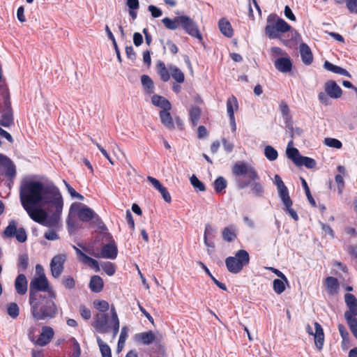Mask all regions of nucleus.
Returning a JSON list of instances; mask_svg holds the SVG:
<instances>
[{
  "mask_svg": "<svg viewBox=\"0 0 357 357\" xmlns=\"http://www.w3.org/2000/svg\"><path fill=\"white\" fill-rule=\"evenodd\" d=\"M45 291L47 293L48 297L52 299L56 298V293L50 286L48 280L45 274H41L38 277H35L30 282L29 287V299L42 296L38 291Z\"/></svg>",
  "mask_w": 357,
  "mask_h": 357,
  "instance_id": "5",
  "label": "nucleus"
},
{
  "mask_svg": "<svg viewBox=\"0 0 357 357\" xmlns=\"http://www.w3.org/2000/svg\"><path fill=\"white\" fill-rule=\"evenodd\" d=\"M54 300L45 296L29 299L33 317L36 320L54 317L57 314V307Z\"/></svg>",
  "mask_w": 357,
  "mask_h": 357,
  "instance_id": "3",
  "label": "nucleus"
},
{
  "mask_svg": "<svg viewBox=\"0 0 357 357\" xmlns=\"http://www.w3.org/2000/svg\"><path fill=\"white\" fill-rule=\"evenodd\" d=\"M264 153L265 157L269 161H274L277 160L278 157V153L277 150L270 145H267L265 146Z\"/></svg>",
  "mask_w": 357,
  "mask_h": 357,
  "instance_id": "38",
  "label": "nucleus"
},
{
  "mask_svg": "<svg viewBox=\"0 0 357 357\" xmlns=\"http://www.w3.org/2000/svg\"><path fill=\"white\" fill-rule=\"evenodd\" d=\"M102 268L107 275L112 276L115 273L116 269L114 265L111 262H105L102 265Z\"/></svg>",
  "mask_w": 357,
  "mask_h": 357,
  "instance_id": "52",
  "label": "nucleus"
},
{
  "mask_svg": "<svg viewBox=\"0 0 357 357\" xmlns=\"http://www.w3.org/2000/svg\"><path fill=\"white\" fill-rule=\"evenodd\" d=\"M180 20H181V26L187 33L199 40H202V34L197 24L190 17L187 15H182V19H180Z\"/></svg>",
  "mask_w": 357,
  "mask_h": 357,
  "instance_id": "13",
  "label": "nucleus"
},
{
  "mask_svg": "<svg viewBox=\"0 0 357 357\" xmlns=\"http://www.w3.org/2000/svg\"><path fill=\"white\" fill-rule=\"evenodd\" d=\"M327 292L331 295H336L339 289L338 280L333 277H328L325 280Z\"/></svg>",
  "mask_w": 357,
  "mask_h": 357,
  "instance_id": "27",
  "label": "nucleus"
},
{
  "mask_svg": "<svg viewBox=\"0 0 357 357\" xmlns=\"http://www.w3.org/2000/svg\"><path fill=\"white\" fill-rule=\"evenodd\" d=\"M73 248L75 249L76 254L77 255L78 259L82 262L83 264L90 266L91 268H93L96 272L100 271V266L96 259H93V258L87 256L85 255L83 252H82L81 250L77 248L75 246H73Z\"/></svg>",
  "mask_w": 357,
  "mask_h": 357,
  "instance_id": "16",
  "label": "nucleus"
},
{
  "mask_svg": "<svg viewBox=\"0 0 357 357\" xmlns=\"http://www.w3.org/2000/svg\"><path fill=\"white\" fill-rule=\"evenodd\" d=\"M227 181L222 176H219L213 183L214 189L216 192H221L227 187Z\"/></svg>",
  "mask_w": 357,
  "mask_h": 357,
  "instance_id": "42",
  "label": "nucleus"
},
{
  "mask_svg": "<svg viewBox=\"0 0 357 357\" xmlns=\"http://www.w3.org/2000/svg\"><path fill=\"white\" fill-rule=\"evenodd\" d=\"M151 102L155 107H158L160 110L171 109L172 105L167 99L163 96L154 95L151 98Z\"/></svg>",
  "mask_w": 357,
  "mask_h": 357,
  "instance_id": "24",
  "label": "nucleus"
},
{
  "mask_svg": "<svg viewBox=\"0 0 357 357\" xmlns=\"http://www.w3.org/2000/svg\"><path fill=\"white\" fill-rule=\"evenodd\" d=\"M190 183L195 189H198L199 191L202 192L205 191L206 188L204 184L201 181H199L196 176L192 175L190 177Z\"/></svg>",
  "mask_w": 357,
  "mask_h": 357,
  "instance_id": "48",
  "label": "nucleus"
},
{
  "mask_svg": "<svg viewBox=\"0 0 357 357\" xmlns=\"http://www.w3.org/2000/svg\"><path fill=\"white\" fill-rule=\"evenodd\" d=\"M299 51L302 61L305 65H310L313 61V55L310 47L307 44L303 43L299 46Z\"/></svg>",
  "mask_w": 357,
  "mask_h": 357,
  "instance_id": "20",
  "label": "nucleus"
},
{
  "mask_svg": "<svg viewBox=\"0 0 357 357\" xmlns=\"http://www.w3.org/2000/svg\"><path fill=\"white\" fill-rule=\"evenodd\" d=\"M324 144L328 147L335 148L337 149H340L342 146V144L340 140L331 137L325 138L324 140Z\"/></svg>",
  "mask_w": 357,
  "mask_h": 357,
  "instance_id": "44",
  "label": "nucleus"
},
{
  "mask_svg": "<svg viewBox=\"0 0 357 357\" xmlns=\"http://www.w3.org/2000/svg\"><path fill=\"white\" fill-rule=\"evenodd\" d=\"M18 228L17 227V223L15 221L12 220L10 222L8 226L6 228L3 234L6 237L11 238L13 237Z\"/></svg>",
  "mask_w": 357,
  "mask_h": 357,
  "instance_id": "40",
  "label": "nucleus"
},
{
  "mask_svg": "<svg viewBox=\"0 0 357 357\" xmlns=\"http://www.w3.org/2000/svg\"><path fill=\"white\" fill-rule=\"evenodd\" d=\"M159 337H160L159 333H157L155 334L154 332L149 331L137 334L135 338L136 341L140 342L144 344H150L158 340Z\"/></svg>",
  "mask_w": 357,
  "mask_h": 357,
  "instance_id": "18",
  "label": "nucleus"
},
{
  "mask_svg": "<svg viewBox=\"0 0 357 357\" xmlns=\"http://www.w3.org/2000/svg\"><path fill=\"white\" fill-rule=\"evenodd\" d=\"M4 168L7 176L13 178L15 176V167L10 160H9V164H6Z\"/></svg>",
  "mask_w": 357,
  "mask_h": 357,
  "instance_id": "55",
  "label": "nucleus"
},
{
  "mask_svg": "<svg viewBox=\"0 0 357 357\" xmlns=\"http://www.w3.org/2000/svg\"><path fill=\"white\" fill-rule=\"evenodd\" d=\"M324 89L329 97L332 98H338L342 96L341 88L333 81L327 82Z\"/></svg>",
  "mask_w": 357,
  "mask_h": 357,
  "instance_id": "19",
  "label": "nucleus"
},
{
  "mask_svg": "<svg viewBox=\"0 0 357 357\" xmlns=\"http://www.w3.org/2000/svg\"><path fill=\"white\" fill-rule=\"evenodd\" d=\"M54 335V332L52 328L47 326H43L39 336L36 337L33 344L40 347L45 346L50 342Z\"/></svg>",
  "mask_w": 357,
  "mask_h": 357,
  "instance_id": "15",
  "label": "nucleus"
},
{
  "mask_svg": "<svg viewBox=\"0 0 357 357\" xmlns=\"http://www.w3.org/2000/svg\"><path fill=\"white\" fill-rule=\"evenodd\" d=\"M232 172L236 176H245L251 181H255L259 178L255 168L250 164L242 161L234 164Z\"/></svg>",
  "mask_w": 357,
  "mask_h": 357,
  "instance_id": "10",
  "label": "nucleus"
},
{
  "mask_svg": "<svg viewBox=\"0 0 357 357\" xmlns=\"http://www.w3.org/2000/svg\"><path fill=\"white\" fill-rule=\"evenodd\" d=\"M250 190L255 196H261L264 192L262 185L258 182H255L250 185Z\"/></svg>",
  "mask_w": 357,
  "mask_h": 357,
  "instance_id": "49",
  "label": "nucleus"
},
{
  "mask_svg": "<svg viewBox=\"0 0 357 357\" xmlns=\"http://www.w3.org/2000/svg\"><path fill=\"white\" fill-rule=\"evenodd\" d=\"M63 285L68 289H73L75 286V282L71 277H66L63 279Z\"/></svg>",
  "mask_w": 357,
  "mask_h": 357,
  "instance_id": "59",
  "label": "nucleus"
},
{
  "mask_svg": "<svg viewBox=\"0 0 357 357\" xmlns=\"http://www.w3.org/2000/svg\"><path fill=\"white\" fill-rule=\"evenodd\" d=\"M147 180L153 185V187L158 191L163 187L160 181L154 177L148 176Z\"/></svg>",
  "mask_w": 357,
  "mask_h": 357,
  "instance_id": "57",
  "label": "nucleus"
},
{
  "mask_svg": "<svg viewBox=\"0 0 357 357\" xmlns=\"http://www.w3.org/2000/svg\"><path fill=\"white\" fill-rule=\"evenodd\" d=\"M15 288L17 294L24 295L27 291V280L24 274H20L15 282Z\"/></svg>",
  "mask_w": 357,
  "mask_h": 357,
  "instance_id": "26",
  "label": "nucleus"
},
{
  "mask_svg": "<svg viewBox=\"0 0 357 357\" xmlns=\"http://www.w3.org/2000/svg\"><path fill=\"white\" fill-rule=\"evenodd\" d=\"M250 256L245 250H240L234 257H228L225 259V264L229 272L231 273H240L243 267L249 264Z\"/></svg>",
  "mask_w": 357,
  "mask_h": 357,
  "instance_id": "6",
  "label": "nucleus"
},
{
  "mask_svg": "<svg viewBox=\"0 0 357 357\" xmlns=\"http://www.w3.org/2000/svg\"><path fill=\"white\" fill-rule=\"evenodd\" d=\"M171 109L160 110V119L161 123L169 130L174 129V119L169 112Z\"/></svg>",
  "mask_w": 357,
  "mask_h": 357,
  "instance_id": "23",
  "label": "nucleus"
},
{
  "mask_svg": "<svg viewBox=\"0 0 357 357\" xmlns=\"http://www.w3.org/2000/svg\"><path fill=\"white\" fill-rule=\"evenodd\" d=\"M324 66V68L328 71H331V72H333V73H335L337 74H340L342 75H344L347 77H351L350 74L349 73V72L347 70H345L340 66H335V65L330 63L328 61H325Z\"/></svg>",
  "mask_w": 357,
  "mask_h": 357,
  "instance_id": "34",
  "label": "nucleus"
},
{
  "mask_svg": "<svg viewBox=\"0 0 357 357\" xmlns=\"http://www.w3.org/2000/svg\"><path fill=\"white\" fill-rule=\"evenodd\" d=\"M345 3L350 13L357 14V0H346Z\"/></svg>",
  "mask_w": 357,
  "mask_h": 357,
  "instance_id": "51",
  "label": "nucleus"
},
{
  "mask_svg": "<svg viewBox=\"0 0 357 357\" xmlns=\"http://www.w3.org/2000/svg\"><path fill=\"white\" fill-rule=\"evenodd\" d=\"M238 109V103L237 99L234 96L229 97L227 100V112L229 118L235 117L234 112Z\"/></svg>",
  "mask_w": 357,
  "mask_h": 357,
  "instance_id": "32",
  "label": "nucleus"
},
{
  "mask_svg": "<svg viewBox=\"0 0 357 357\" xmlns=\"http://www.w3.org/2000/svg\"><path fill=\"white\" fill-rule=\"evenodd\" d=\"M356 316L350 317L349 314H344L349 328L356 338H357V319Z\"/></svg>",
  "mask_w": 357,
  "mask_h": 357,
  "instance_id": "37",
  "label": "nucleus"
},
{
  "mask_svg": "<svg viewBox=\"0 0 357 357\" xmlns=\"http://www.w3.org/2000/svg\"><path fill=\"white\" fill-rule=\"evenodd\" d=\"M216 228L213 227L211 225H206L205 226L204 238L208 239L212 237H214L216 233Z\"/></svg>",
  "mask_w": 357,
  "mask_h": 357,
  "instance_id": "50",
  "label": "nucleus"
},
{
  "mask_svg": "<svg viewBox=\"0 0 357 357\" xmlns=\"http://www.w3.org/2000/svg\"><path fill=\"white\" fill-rule=\"evenodd\" d=\"M156 68L158 73L164 82L169 81L171 77L180 84L185 80L183 73L176 66L171 64L166 66L162 61H159Z\"/></svg>",
  "mask_w": 357,
  "mask_h": 357,
  "instance_id": "8",
  "label": "nucleus"
},
{
  "mask_svg": "<svg viewBox=\"0 0 357 357\" xmlns=\"http://www.w3.org/2000/svg\"><path fill=\"white\" fill-rule=\"evenodd\" d=\"M45 238L49 241H56L59 239V236L54 230H50L45 233Z\"/></svg>",
  "mask_w": 357,
  "mask_h": 357,
  "instance_id": "64",
  "label": "nucleus"
},
{
  "mask_svg": "<svg viewBox=\"0 0 357 357\" xmlns=\"http://www.w3.org/2000/svg\"><path fill=\"white\" fill-rule=\"evenodd\" d=\"M273 183L277 187L279 196L284 205L285 211L294 220H298V216L297 213L291 208L292 201L289 197V190L279 175H275Z\"/></svg>",
  "mask_w": 357,
  "mask_h": 357,
  "instance_id": "7",
  "label": "nucleus"
},
{
  "mask_svg": "<svg viewBox=\"0 0 357 357\" xmlns=\"http://www.w3.org/2000/svg\"><path fill=\"white\" fill-rule=\"evenodd\" d=\"M274 65L278 71L283 73L290 72L292 68L291 61L287 55L276 59L274 62Z\"/></svg>",
  "mask_w": 357,
  "mask_h": 357,
  "instance_id": "17",
  "label": "nucleus"
},
{
  "mask_svg": "<svg viewBox=\"0 0 357 357\" xmlns=\"http://www.w3.org/2000/svg\"><path fill=\"white\" fill-rule=\"evenodd\" d=\"M93 307L98 312V313L107 314L110 311V306L107 301L105 300L97 299L93 302Z\"/></svg>",
  "mask_w": 357,
  "mask_h": 357,
  "instance_id": "33",
  "label": "nucleus"
},
{
  "mask_svg": "<svg viewBox=\"0 0 357 357\" xmlns=\"http://www.w3.org/2000/svg\"><path fill=\"white\" fill-rule=\"evenodd\" d=\"M141 82L144 86V90L147 93H153L154 91L153 83L151 79L146 75H144L141 77Z\"/></svg>",
  "mask_w": 357,
  "mask_h": 357,
  "instance_id": "36",
  "label": "nucleus"
},
{
  "mask_svg": "<svg viewBox=\"0 0 357 357\" xmlns=\"http://www.w3.org/2000/svg\"><path fill=\"white\" fill-rule=\"evenodd\" d=\"M305 331L310 335L314 337L317 349L321 350L324 343V333L321 326L317 322H314L313 326L307 324L305 326Z\"/></svg>",
  "mask_w": 357,
  "mask_h": 357,
  "instance_id": "11",
  "label": "nucleus"
},
{
  "mask_svg": "<svg viewBox=\"0 0 357 357\" xmlns=\"http://www.w3.org/2000/svg\"><path fill=\"white\" fill-rule=\"evenodd\" d=\"M97 342L102 357H112L111 349L107 344L104 342L99 337H96Z\"/></svg>",
  "mask_w": 357,
  "mask_h": 357,
  "instance_id": "35",
  "label": "nucleus"
},
{
  "mask_svg": "<svg viewBox=\"0 0 357 357\" xmlns=\"http://www.w3.org/2000/svg\"><path fill=\"white\" fill-rule=\"evenodd\" d=\"M338 330H339V332H340V334L342 338V340H344V342H349V333L345 328L344 326H343L342 324H340L338 326Z\"/></svg>",
  "mask_w": 357,
  "mask_h": 357,
  "instance_id": "56",
  "label": "nucleus"
},
{
  "mask_svg": "<svg viewBox=\"0 0 357 357\" xmlns=\"http://www.w3.org/2000/svg\"><path fill=\"white\" fill-rule=\"evenodd\" d=\"M190 115L192 124L196 126L201 115V109L198 107H192L190 110Z\"/></svg>",
  "mask_w": 357,
  "mask_h": 357,
  "instance_id": "45",
  "label": "nucleus"
},
{
  "mask_svg": "<svg viewBox=\"0 0 357 357\" xmlns=\"http://www.w3.org/2000/svg\"><path fill=\"white\" fill-rule=\"evenodd\" d=\"M159 192H160L162 198L164 199V200L167 202V203H170L171 201H172V197H171V195L169 193V192L167 191V188L165 187H162L160 190Z\"/></svg>",
  "mask_w": 357,
  "mask_h": 357,
  "instance_id": "63",
  "label": "nucleus"
},
{
  "mask_svg": "<svg viewBox=\"0 0 357 357\" xmlns=\"http://www.w3.org/2000/svg\"><path fill=\"white\" fill-rule=\"evenodd\" d=\"M79 313L84 319H89L91 316V310L84 305L79 307Z\"/></svg>",
  "mask_w": 357,
  "mask_h": 357,
  "instance_id": "58",
  "label": "nucleus"
},
{
  "mask_svg": "<svg viewBox=\"0 0 357 357\" xmlns=\"http://www.w3.org/2000/svg\"><path fill=\"white\" fill-rule=\"evenodd\" d=\"M148 9L153 17H159L162 14V10L155 6L151 5L149 6Z\"/></svg>",
  "mask_w": 357,
  "mask_h": 357,
  "instance_id": "60",
  "label": "nucleus"
},
{
  "mask_svg": "<svg viewBox=\"0 0 357 357\" xmlns=\"http://www.w3.org/2000/svg\"><path fill=\"white\" fill-rule=\"evenodd\" d=\"M14 236L20 243L25 242L27 238L26 233L22 227L18 228Z\"/></svg>",
  "mask_w": 357,
  "mask_h": 357,
  "instance_id": "53",
  "label": "nucleus"
},
{
  "mask_svg": "<svg viewBox=\"0 0 357 357\" xmlns=\"http://www.w3.org/2000/svg\"><path fill=\"white\" fill-rule=\"evenodd\" d=\"M290 30L291 26L283 19L278 17L275 14H271L268 16L265 32L268 38L271 39L279 38L281 37V33H286Z\"/></svg>",
  "mask_w": 357,
  "mask_h": 357,
  "instance_id": "4",
  "label": "nucleus"
},
{
  "mask_svg": "<svg viewBox=\"0 0 357 357\" xmlns=\"http://www.w3.org/2000/svg\"><path fill=\"white\" fill-rule=\"evenodd\" d=\"M167 48L171 53L175 54L178 52V47L171 40H167L165 45L164 46V49Z\"/></svg>",
  "mask_w": 357,
  "mask_h": 357,
  "instance_id": "62",
  "label": "nucleus"
},
{
  "mask_svg": "<svg viewBox=\"0 0 357 357\" xmlns=\"http://www.w3.org/2000/svg\"><path fill=\"white\" fill-rule=\"evenodd\" d=\"M316 164V161L313 158L303 156L297 166L304 165L307 168L311 169L314 168Z\"/></svg>",
  "mask_w": 357,
  "mask_h": 357,
  "instance_id": "46",
  "label": "nucleus"
},
{
  "mask_svg": "<svg viewBox=\"0 0 357 357\" xmlns=\"http://www.w3.org/2000/svg\"><path fill=\"white\" fill-rule=\"evenodd\" d=\"M337 169L340 174L335 176V180L337 185L338 192L339 194H342L344 187L343 176L346 175V169L342 165H339Z\"/></svg>",
  "mask_w": 357,
  "mask_h": 357,
  "instance_id": "30",
  "label": "nucleus"
},
{
  "mask_svg": "<svg viewBox=\"0 0 357 357\" xmlns=\"http://www.w3.org/2000/svg\"><path fill=\"white\" fill-rule=\"evenodd\" d=\"M20 199L31 220L45 227L58 225L63 199L52 183L36 177L24 178L20 186Z\"/></svg>",
  "mask_w": 357,
  "mask_h": 357,
  "instance_id": "1",
  "label": "nucleus"
},
{
  "mask_svg": "<svg viewBox=\"0 0 357 357\" xmlns=\"http://www.w3.org/2000/svg\"><path fill=\"white\" fill-rule=\"evenodd\" d=\"M92 326L96 331L100 333H106L112 331L113 339L115 338L119 331L120 323L114 306H111L110 311L107 314H96Z\"/></svg>",
  "mask_w": 357,
  "mask_h": 357,
  "instance_id": "2",
  "label": "nucleus"
},
{
  "mask_svg": "<svg viewBox=\"0 0 357 357\" xmlns=\"http://www.w3.org/2000/svg\"><path fill=\"white\" fill-rule=\"evenodd\" d=\"M345 303L349 310L344 314H349L350 317L357 316V300L351 294H347L344 296Z\"/></svg>",
  "mask_w": 357,
  "mask_h": 357,
  "instance_id": "21",
  "label": "nucleus"
},
{
  "mask_svg": "<svg viewBox=\"0 0 357 357\" xmlns=\"http://www.w3.org/2000/svg\"><path fill=\"white\" fill-rule=\"evenodd\" d=\"M66 260L65 254H59L52 258L50 262V270L54 278H57L61 275Z\"/></svg>",
  "mask_w": 357,
  "mask_h": 357,
  "instance_id": "14",
  "label": "nucleus"
},
{
  "mask_svg": "<svg viewBox=\"0 0 357 357\" xmlns=\"http://www.w3.org/2000/svg\"><path fill=\"white\" fill-rule=\"evenodd\" d=\"M127 337H128V328L126 326H124L121 328L119 342H118V345H117V352L118 353H120L122 351V349H123L126 341L127 340Z\"/></svg>",
  "mask_w": 357,
  "mask_h": 357,
  "instance_id": "39",
  "label": "nucleus"
},
{
  "mask_svg": "<svg viewBox=\"0 0 357 357\" xmlns=\"http://www.w3.org/2000/svg\"><path fill=\"white\" fill-rule=\"evenodd\" d=\"M287 156L294 163L297 165L299 163L300 160L302 158V155H300L299 151L297 149L293 147V141H290L288 143L287 150Z\"/></svg>",
  "mask_w": 357,
  "mask_h": 357,
  "instance_id": "25",
  "label": "nucleus"
},
{
  "mask_svg": "<svg viewBox=\"0 0 357 357\" xmlns=\"http://www.w3.org/2000/svg\"><path fill=\"white\" fill-rule=\"evenodd\" d=\"M285 281L282 279H275L273 282V287L275 292L281 294L285 290Z\"/></svg>",
  "mask_w": 357,
  "mask_h": 357,
  "instance_id": "41",
  "label": "nucleus"
},
{
  "mask_svg": "<svg viewBox=\"0 0 357 357\" xmlns=\"http://www.w3.org/2000/svg\"><path fill=\"white\" fill-rule=\"evenodd\" d=\"M328 96L326 92H320L318 96L319 101L325 105H328L331 103Z\"/></svg>",
  "mask_w": 357,
  "mask_h": 357,
  "instance_id": "61",
  "label": "nucleus"
},
{
  "mask_svg": "<svg viewBox=\"0 0 357 357\" xmlns=\"http://www.w3.org/2000/svg\"><path fill=\"white\" fill-rule=\"evenodd\" d=\"M237 227L234 225H229L225 227L222 231V236L225 241L231 242L237 236Z\"/></svg>",
  "mask_w": 357,
  "mask_h": 357,
  "instance_id": "22",
  "label": "nucleus"
},
{
  "mask_svg": "<svg viewBox=\"0 0 357 357\" xmlns=\"http://www.w3.org/2000/svg\"><path fill=\"white\" fill-rule=\"evenodd\" d=\"M70 215H76L81 221L89 222L92 219H98L97 214L86 205L73 202L70 207Z\"/></svg>",
  "mask_w": 357,
  "mask_h": 357,
  "instance_id": "9",
  "label": "nucleus"
},
{
  "mask_svg": "<svg viewBox=\"0 0 357 357\" xmlns=\"http://www.w3.org/2000/svg\"><path fill=\"white\" fill-rule=\"evenodd\" d=\"M219 29L221 33L227 38H231L233 36V29L230 22L222 18L219 21L218 23Z\"/></svg>",
  "mask_w": 357,
  "mask_h": 357,
  "instance_id": "28",
  "label": "nucleus"
},
{
  "mask_svg": "<svg viewBox=\"0 0 357 357\" xmlns=\"http://www.w3.org/2000/svg\"><path fill=\"white\" fill-rule=\"evenodd\" d=\"M271 56L274 58H279V57H283L287 56V53L282 50L281 48L278 47H273L271 49Z\"/></svg>",
  "mask_w": 357,
  "mask_h": 357,
  "instance_id": "54",
  "label": "nucleus"
},
{
  "mask_svg": "<svg viewBox=\"0 0 357 357\" xmlns=\"http://www.w3.org/2000/svg\"><path fill=\"white\" fill-rule=\"evenodd\" d=\"M63 182L67 189L68 192L72 198L77 199L79 200L84 199V196L78 193L68 183H67L65 180H63Z\"/></svg>",
  "mask_w": 357,
  "mask_h": 357,
  "instance_id": "43",
  "label": "nucleus"
},
{
  "mask_svg": "<svg viewBox=\"0 0 357 357\" xmlns=\"http://www.w3.org/2000/svg\"><path fill=\"white\" fill-rule=\"evenodd\" d=\"M83 250L89 254L92 255L96 257H102L110 259H116L118 253L117 248L114 243L105 245L102 247L100 253H95L86 248H83Z\"/></svg>",
  "mask_w": 357,
  "mask_h": 357,
  "instance_id": "12",
  "label": "nucleus"
},
{
  "mask_svg": "<svg viewBox=\"0 0 357 357\" xmlns=\"http://www.w3.org/2000/svg\"><path fill=\"white\" fill-rule=\"evenodd\" d=\"M7 312L10 317L15 319L18 317L20 309L15 303H11L8 305Z\"/></svg>",
  "mask_w": 357,
  "mask_h": 357,
  "instance_id": "47",
  "label": "nucleus"
},
{
  "mask_svg": "<svg viewBox=\"0 0 357 357\" xmlns=\"http://www.w3.org/2000/svg\"><path fill=\"white\" fill-rule=\"evenodd\" d=\"M89 287L93 292L98 293L101 291L103 288L102 279L98 275L92 276L90 280Z\"/></svg>",
  "mask_w": 357,
  "mask_h": 357,
  "instance_id": "31",
  "label": "nucleus"
},
{
  "mask_svg": "<svg viewBox=\"0 0 357 357\" xmlns=\"http://www.w3.org/2000/svg\"><path fill=\"white\" fill-rule=\"evenodd\" d=\"M182 15L175 17L174 19H170L169 17H165L162 19V22L165 26V27L170 30H176L181 24Z\"/></svg>",
  "mask_w": 357,
  "mask_h": 357,
  "instance_id": "29",
  "label": "nucleus"
}]
</instances>
